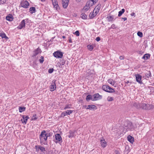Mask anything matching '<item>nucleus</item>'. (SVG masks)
<instances>
[{
    "label": "nucleus",
    "mask_w": 154,
    "mask_h": 154,
    "mask_svg": "<svg viewBox=\"0 0 154 154\" xmlns=\"http://www.w3.org/2000/svg\"><path fill=\"white\" fill-rule=\"evenodd\" d=\"M52 2L53 5L54 6V7L56 10H57L58 8V5L57 4V0H51Z\"/></svg>",
    "instance_id": "12"
},
{
    "label": "nucleus",
    "mask_w": 154,
    "mask_h": 154,
    "mask_svg": "<svg viewBox=\"0 0 154 154\" xmlns=\"http://www.w3.org/2000/svg\"><path fill=\"white\" fill-rule=\"evenodd\" d=\"M150 56V54H146L143 55V57H142V59H144L145 60H147L149 58Z\"/></svg>",
    "instance_id": "17"
},
{
    "label": "nucleus",
    "mask_w": 154,
    "mask_h": 154,
    "mask_svg": "<svg viewBox=\"0 0 154 154\" xmlns=\"http://www.w3.org/2000/svg\"><path fill=\"white\" fill-rule=\"evenodd\" d=\"M89 8H90L89 6H88L87 5H86L84 7L83 9L84 11H86L89 9Z\"/></svg>",
    "instance_id": "38"
},
{
    "label": "nucleus",
    "mask_w": 154,
    "mask_h": 154,
    "mask_svg": "<svg viewBox=\"0 0 154 154\" xmlns=\"http://www.w3.org/2000/svg\"><path fill=\"white\" fill-rule=\"evenodd\" d=\"M6 19L7 20L10 21H11L13 20V18L12 16H7L6 17Z\"/></svg>",
    "instance_id": "25"
},
{
    "label": "nucleus",
    "mask_w": 154,
    "mask_h": 154,
    "mask_svg": "<svg viewBox=\"0 0 154 154\" xmlns=\"http://www.w3.org/2000/svg\"><path fill=\"white\" fill-rule=\"evenodd\" d=\"M87 48L90 51H92L93 49V46L91 45H88L87 46Z\"/></svg>",
    "instance_id": "37"
},
{
    "label": "nucleus",
    "mask_w": 154,
    "mask_h": 154,
    "mask_svg": "<svg viewBox=\"0 0 154 154\" xmlns=\"http://www.w3.org/2000/svg\"><path fill=\"white\" fill-rule=\"evenodd\" d=\"M26 108L25 107H20L19 108V111L20 112H21L25 110Z\"/></svg>",
    "instance_id": "31"
},
{
    "label": "nucleus",
    "mask_w": 154,
    "mask_h": 154,
    "mask_svg": "<svg viewBox=\"0 0 154 154\" xmlns=\"http://www.w3.org/2000/svg\"><path fill=\"white\" fill-rule=\"evenodd\" d=\"M86 99L88 101L90 100H93L92 98V96L91 95H88L86 97Z\"/></svg>",
    "instance_id": "34"
},
{
    "label": "nucleus",
    "mask_w": 154,
    "mask_h": 154,
    "mask_svg": "<svg viewBox=\"0 0 154 154\" xmlns=\"http://www.w3.org/2000/svg\"><path fill=\"white\" fill-rule=\"evenodd\" d=\"M55 82V80H53V84L51 85L50 86V88L51 91H54L56 88Z\"/></svg>",
    "instance_id": "9"
},
{
    "label": "nucleus",
    "mask_w": 154,
    "mask_h": 154,
    "mask_svg": "<svg viewBox=\"0 0 154 154\" xmlns=\"http://www.w3.org/2000/svg\"><path fill=\"white\" fill-rule=\"evenodd\" d=\"M84 107L85 108H87V105H85V106H84Z\"/></svg>",
    "instance_id": "63"
},
{
    "label": "nucleus",
    "mask_w": 154,
    "mask_h": 154,
    "mask_svg": "<svg viewBox=\"0 0 154 154\" xmlns=\"http://www.w3.org/2000/svg\"><path fill=\"white\" fill-rule=\"evenodd\" d=\"M35 148L36 149V151L37 152H38L40 149V146H36Z\"/></svg>",
    "instance_id": "46"
},
{
    "label": "nucleus",
    "mask_w": 154,
    "mask_h": 154,
    "mask_svg": "<svg viewBox=\"0 0 154 154\" xmlns=\"http://www.w3.org/2000/svg\"><path fill=\"white\" fill-rule=\"evenodd\" d=\"M6 2V0H0V5L5 4Z\"/></svg>",
    "instance_id": "45"
},
{
    "label": "nucleus",
    "mask_w": 154,
    "mask_h": 154,
    "mask_svg": "<svg viewBox=\"0 0 154 154\" xmlns=\"http://www.w3.org/2000/svg\"><path fill=\"white\" fill-rule=\"evenodd\" d=\"M55 139L58 141H60L62 140V138L60 134H57L55 135Z\"/></svg>",
    "instance_id": "16"
},
{
    "label": "nucleus",
    "mask_w": 154,
    "mask_h": 154,
    "mask_svg": "<svg viewBox=\"0 0 154 154\" xmlns=\"http://www.w3.org/2000/svg\"><path fill=\"white\" fill-rule=\"evenodd\" d=\"M36 114L33 116V118H32L33 120H35L37 119V118L36 117Z\"/></svg>",
    "instance_id": "52"
},
{
    "label": "nucleus",
    "mask_w": 154,
    "mask_h": 154,
    "mask_svg": "<svg viewBox=\"0 0 154 154\" xmlns=\"http://www.w3.org/2000/svg\"><path fill=\"white\" fill-rule=\"evenodd\" d=\"M40 59L39 60V61L40 63H42L44 61V57L43 56H41L40 57Z\"/></svg>",
    "instance_id": "41"
},
{
    "label": "nucleus",
    "mask_w": 154,
    "mask_h": 154,
    "mask_svg": "<svg viewBox=\"0 0 154 154\" xmlns=\"http://www.w3.org/2000/svg\"><path fill=\"white\" fill-rule=\"evenodd\" d=\"M122 19H123L124 21H125L127 20V18L126 17H124V18H122Z\"/></svg>",
    "instance_id": "59"
},
{
    "label": "nucleus",
    "mask_w": 154,
    "mask_h": 154,
    "mask_svg": "<svg viewBox=\"0 0 154 154\" xmlns=\"http://www.w3.org/2000/svg\"><path fill=\"white\" fill-rule=\"evenodd\" d=\"M124 58L125 57L124 56H121L119 57V59L121 60L124 59Z\"/></svg>",
    "instance_id": "53"
},
{
    "label": "nucleus",
    "mask_w": 154,
    "mask_h": 154,
    "mask_svg": "<svg viewBox=\"0 0 154 154\" xmlns=\"http://www.w3.org/2000/svg\"><path fill=\"white\" fill-rule=\"evenodd\" d=\"M40 150L42 152L45 151V148L42 146H40Z\"/></svg>",
    "instance_id": "42"
},
{
    "label": "nucleus",
    "mask_w": 154,
    "mask_h": 154,
    "mask_svg": "<svg viewBox=\"0 0 154 154\" xmlns=\"http://www.w3.org/2000/svg\"><path fill=\"white\" fill-rule=\"evenodd\" d=\"M29 11L31 14H33L35 12L36 10L35 7H32L29 8Z\"/></svg>",
    "instance_id": "24"
},
{
    "label": "nucleus",
    "mask_w": 154,
    "mask_h": 154,
    "mask_svg": "<svg viewBox=\"0 0 154 154\" xmlns=\"http://www.w3.org/2000/svg\"><path fill=\"white\" fill-rule=\"evenodd\" d=\"M128 140L131 143H133L134 142V138L130 135H129L127 137Z\"/></svg>",
    "instance_id": "19"
},
{
    "label": "nucleus",
    "mask_w": 154,
    "mask_h": 154,
    "mask_svg": "<svg viewBox=\"0 0 154 154\" xmlns=\"http://www.w3.org/2000/svg\"><path fill=\"white\" fill-rule=\"evenodd\" d=\"M107 18L108 19V21L110 22L112 21L114 19V17L113 16H108L107 17Z\"/></svg>",
    "instance_id": "32"
},
{
    "label": "nucleus",
    "mask_w": 154,
    "mask_h": 154,
    "mask_svg": "<svg viewBox=\"0 0 154 154\" xmlns=\"http://www.w3.org/2000/svg\"><path fill=\"white\" fill-rule=\"evenodd\" d=\"M46 134L47 136V138L48 137H50V134L49 133H46Z\"/></svg>",
    "instance_id": "55"
},
{
    "label": "nucleus",
    "mask_w": 154,
    "mask_h": 154,
    "mask_svg": "<svg viewBox=\"0 0 154 154\" xmlns=\"http://www.w3.org/2000/svg\"><path fill=\"white\" fill-rule=\"evenodd\" d=\"M108 82L110 84L112 85H113L114 87L116 86L115 81H113L112 79H110L108 80Z\"/></svg>",
    "instance_id": "15"
},
{
    "label": "nucleus",
    "mask_w": 154,
    "mask_h": 154,
    "mask_svg": "<svg viewBox=\"0 0 154 154\" xmlns=\"http://www.w3.org/2000/svg\"><path fill=\"white\" fill-rule=\"evenodd\" d=\"M109 86L107 85H104L102 86L103 89L105 91L108 92V88Z\"/></svg>",
    "instance_id": "21"
},
{
    "label": "nucleus",
    "mask_w": 154,
    "mask_h": 154,
    "mask_svg": "<svg viewBox=\"0 0 154 154\" xmlns=\"http://www.w3.org/2000/svg\"><path fill=\"white\" fill-rule=\"evenodd\" d=\"M29 118L28 116H23L22 118L21 119V121L23 123H25V124H26L27 119Z\"/></svg>",
    "instance_id": "11"
},
{
    "label": "nucleus",
    "mask_w": 154,
    "mask_h": 154,
    "mask_svg": "<svg viewBox=\"0 0 154 154\" xmlns=\"http://www.w3.org/2000/svg\"><path fill=\"white\" fill-rule=\"evenodd\" d=\"M96 14H95L93 12L92 13H91L89 15V17L90 19H92L96 16Z\"/></svg>",
    "instance_id": "33"
},
{
    "label": "nucleus",
    "mask_w": 154,
    "mask_h": 154,
    "mask_svg": "<svg viewBox=\"0 0 154 154\" xmlns=\"http://www.w3.org/2000/svg\"><path fill=\"white\" fill-rule=\"evenodd\" d=\"M108 92L112 93V92H115L114 90L113 89L111 88L109 86V87H108Z\"/></svg>",
    "instance_id": "30"
},
{
    "label": "nucleus",
    "mask_w": 154,
    "mask_h": 154,
    "mask_svg": "<svg viewBox=\"0 0 154 154\" xmlns=\"http://www.w3.org/2000/svg\"><path fill=\"white\" fill-rule=\"evenodd\" d=\"M39 138L41 142L44 140L46 141L47 139V136L46 134V131L45 130L43 131L41 134L40 135Z\"/></svg>",
    "instance_id": "3"
},
{
    "label": "nucleus",
    "mask_w": 154,
    "mask_h": 154,
    "mask_svg": "<svg viewBox=\"0 0 154 154\" xmlns=\"http://www.w3.org/2000/svg\"><path fill=\"white\" fill-rule=\"evenodd\" d=\"M73 111L70 110H67L66 111L67 114L69 115L71 114L72 112Z\"/></svg>",
    "instance_id": "40"
},
{
    "label": "nucleus",
    "mask_w": 154,
    "mask_h": 154,
    "mask_svg": "<svg viewBox=\"0 0 154 154\" xmlns=\"http://www.w3.org/2000/svg\"><path fill=\"white\" fill-rule=\"evenodd\" d=\"M137 35L140 37H142L143 36V33L141 32H138L137 33Z\"/></svg>",
    "instance_id": "44"
},
{
    "label": "nucleus",
    "mask_w": 154,
    "mask_h": 154,
    "mask_svg": "<svg viewBox=\"0 0 154 154\" xmlns=\"http://www.w3.org/2000/svg\"><path fill=\"white\" fill-rule=\"evenodd\" d=\"M125 10L124 9H122V10L119 12L118 16L119 17L121 16L122 14L125 12Z\"/></svg>",
    "instance_id": "29"
},
{
    "label": "nucleus",
    "mask_w": 154,
    "mask_h": 154,
    "mask_svg": "<svg viewBox=\"0 0 154 154\" xmlns=\"http://www.w3.org/2000/svg\"><path fill=\"white\" fill-rule=\"evenodd\" d=\"M77 2H80L81 0H75Z\"/></svg>",
    "instance_id": "62"
},
{
    "label": "nucleus",
    "mask_w": 154,
    "mask_h": 154,
    "mask_svg": "<svg viewBox=\"0 0 154 154\" xmlns=\"http://www.w3.org/2000/svg\"><path fill=\"white\" fill-rule=\"evenodd\" d=\"M62 38H63V39H65V38H66V37H65V36H62Z\"/></svg>",
    "instance_id": "64"
},
{
    "label": "nucleus",
    "mask_w": 154,
    "mask_h": 154,
    "mask_svg": "<svg viewBox=\"0 0 154 154\" xmlns=\"http://www.w3.org/2000/svg\"><path fill=\"white\" fill-rule=\"evenodd\" d=\"M25 26V21L24 20H23L21 22L20 25L18 27L19 29H21L23 28Z\"/></svg>",
    "instance_id": "13"
},
{
    "label": "nucleus",
    "mask_w": 154,
    "mask_h": 154,
    "mask_svg": "<svg viewBox=\"0 0 154 154\" xmlns=\"http://www.w3.org/2000/svg\"><path fill=\"white\" fill-rule=\"evenodd\" d=\"M93 12H94V13L95 14H96V15H97V14L99 12V11L97 10H96L95 11V9H94Z\"/></svg>",
    "instance_id": "51"
},
{
    "label": "nucleus",
    "mask_w": 154,
    "mask_h": 154,
    "mask_svg": "<svg viewBox=\"0 0 154 154\" xmlns=\"http://www.w3.org/2000/svg\"><path fill=\"white\" fill-rule=\"evenodd\" d=\"M111 27L112 28H113V29L115 28H116L115 25L114 24H112V25Z\"/></svg>",
    "instance_id": "58"
},
{
    "label": "nucleus",
    "mask_w": 154,
    "mask_h": 154,
    "mask_svg": "<svg viewBox=\"0 0 154 154\" xmlns=\"http://www.w3.org/2000/svg\"><path fill=\"white\" fill-rule=\"evenodd\" d=\"M145 75L146 78H149V77L151 76V73L149 71H147L145 73Z\"/></svg>",
    "instance_id": "23"
},
{
    "label": "nucleus",
    "mask_w": 154,
    "mask_h": 154,
    "mask_svg": "<svg viewBox=\"0 0 154 154\" xmlns=\"http://www.w3.org/2000/svg\"><path fill=\"white\" fill-rule=\"evenodd\" d=\"M100 144L102 147H105L107 145L106 142L103 138H102V139L100 140Z\"/></svg>",
    "instance_id": "10"
},
{
    "label": "nucleus",
    "mask_w": 154,
    "mask_h": 154,
    "mask_svg": "<svg viewBox=\"0 0 154 154\" xmlns=\"http://www.w3.org/2000/svg\"><path fill=\"white\" fill-rule=\"evenodd\" d=\"M67 114L66 112H63L61 115V117H64L66 116Z\"/></svg>",
    "instance_id": "47"
},
{
    "label": "nucleus",
    "mask_w": 154,
    "mask_h": 154,
    "mask_svg": "<svg viewBox=\"0 0 154 154\" xmlns=\"http://www.w3.org/2000/svg\"><path fill=\"white\" fill-rule=\"evenodd\" d=\"M114 99L113 98L110 97H109L107 98V101H112Z\"/></svg>",
    "instance_id": "43"
},
{
    "label": "nucleus",
    "mask_w": 154,
    "mask_h": 154,
    "mask_svg": "<svg viewBox=\"0 0 154 154\" xmlns=\"http://www.w3.org/2000/svg\"><path fill=\"white\" fill-rule=\"evenodd\" d=\"M96 40L97 41V42H99V41H100V37H97L96 38Z\"/></svg>",
    "instance_id": "54"
},
{
    "label": "nucleus",
    "mask_w": 154,
    "mask_h": 154,
    "mask_svg": "<svg viewBox=\"0 0 154 154\" xmlns=\"http://www.w3.org/2000/svg\"><path fill=\"white\" fill-rule=\"evenodd\" d=\"M94 98L93 100H96L101 99L102 98V96L100 95L98 93L94 94L93 96Z\"/></svg>",
    "instance_id": "7"
},
{
    "label": "nucleus",
    "mask_w": 154,
    "mask_h": 154,
    "mask_svg": "<svg viewBox=\"0 0 154 154\" xmlns=\"http://www.w3.org/2000/svg\"><path fill=\"white\" fill-rule=\"evenodd\" d=\"M0 36L2 38L7 39L8 38L6 36V34L4 33H0Z\"/></svg>",
    "instance_id": "22"
},
{
    "label": "nucleus",
    "mask_w": 154,
    "mask_h": 154,
    "mask_svg": "<svg viewBox=\"0 0 154 154\" xmlns=\"http://www.w3.org/2000/svg\"><path fill=\"white\" fill-rule=\"evenodd\" d=\"M115 152L116 154H120L118 150H115Z\"/></svg>",
    "instance_id": "56"
},
{
    "label": "nucleus",
    "mask_w": 154,
    "mask_h": 154,
    "mask_svg": "<svg viewBox=\"0 0 154 154\" xmlns=\"http://www.w3.org/2000/svg\"><path fill=\"white\" fill-rule=\"evenodd\" d=\"M136 81L139 84H142V76L139 74H137L136 75Z\"/></svg>",
    "instance_id": "5"
},
{
    "label": "nucleus",
    "mask_w": 154,
    "mask_h": 154,
    "mask_svg": "<svg viewBox=\"0 0 154 154\" xmlns=\"http://www.w3.org/2000/svg\"><path fill=\"white\" fill-rule=\"evenodd\" d=\"M41 51L39 48H38L34 51L33 52L32 57H35L39 54V53L41 52Z\"/></svg>",
    "instance_id": "8"
},
{
    "label": "nucleus",
    "mask_w": 154,
    "mask_h": 154,
    "mask_svg": "<svg viewBox=\"0 0 154 154\" xmlns=\"http://www.w3.org/2000/svg\"><path fill=\"white\" fill-rule=\"evenodd\" d=\"M101 5L100 4H98L97 6L95 8V11L96 10H97L99 11L100 9V8Z\"/></svg>",
    "instance_id": "36"
},
{
    "label": "nucleus",
    "mask_w": 154,
    "mask_h": 154,
    "mask_svg": "<svg viewBox=\"0 0 154 154\" xmlns=\"http://www.w3.org/2000/svg\"><path fill=\"white\" fill-rule=\"evenodd\" d=\"M60 65L61 66H62L64 65L65 63V60L64 59H62L60 60Z\"/></svg>",
    "instance_id": "39"
},
{
    "label": "nucleus",
    "mask_w": 154,
    "mask_h": 154,
    "mask_svg": "<svg viewBox=\"0 0 154 154\" xmlns=\"http://www.w3.org/2000/svg\"><path fill=\"white\" fill-rule=\"evenodd\" d=\"M53 55L55 57L57 58H61L63 56L62 52L59 51L54 52Z\"/></svg>",
    "instance_id": "4"
},
{
    "label": "nucleus",
    "mask_w": 154,
    "mask_h": 154,
    "mask_svg": "<svg viewBox=\"0 0 154 154\" xmlns=\"http://www.w3.org/2000/svg\"><path fill=\"white\" fill-rule=\"evenodd\" d=\"M69 1H68L62 0L63 6L64 8H66L67 7L68 5Z\"/></svg>",
    "instance_id": "14"
},
{
    "label": "nucleus",
    "mask_w": 154,
    "mask_h": 154,
    "mask_svg": "<svg viewBox=\"0 0 154 154\" xmlns=\"http://www.w3.org/2000/svg\"><path fill=\"white\" fill-rule=\"evenodd\" d=\"M70 105H66V106H65V107L64 109H67L70 108Z\"/></svg>",
    "instance_id": "48"
},
{
    "label": "nucleus",
    "mask_w": 154,
    "mask_h": 154,
    "mask_svg": "<svg viewBox=\"0 0 154 154\" xmlns=\"http://www.w3.org/2000/svg\"><path fill=\"white\" fill-rule=\"evenodd\" d=\"M94 70H93L88 69L86 71L87 75H92L94 74Z\"/></svg>",
    "instance_id": "18"
},
{
    "label": "nucleus",
    "mask_w": 154,
    "mask_h": 154,
    "mask_svg": "<svg viewBox=\"0 0 154 154\" xmlns=\"http://www.w3.org/2000/svg\"><path fill=\"white\" fill-rule=\"evenodd\" d=\"M96 108V106L95 105H88L86 109L92 110V109H94Z\"/></svg>",
    "instance_id": "20"
},
{
    "label": "nucleus",
    "mask_w": 154,
    "mask_h": 154,
    "mask_svg": "<svg viewBox=\"0 0 154 154\" xmlns=\"http://www.w3.org/2000/svg\"><path fill=\"white\" fill-rule=\"evenodd\" d=\"M134 14H135V13L134 12H133L131 13V16H134Z\"/></svg>",
    "instance_id": "60"
},
{
    "label": "nucleus",
    "mask_w": 154,
    "mask_h": 154,
    "mask_svg": "<svg viewBox=\"0 0 154 154\" xmlns=\"http://www.w3.org/2000/svg\"><path fill=\"white\" fill-rule=\"evenodd\" d=\"M124 131L125 132L129 130H132L135 129L133 124L129 121H126L125 122L124 125Z\"/></svg>",
    "instance_id": "1"
},
{
    "label": "nucleus",
    "mask_w": 154,
    "mask_h": 154,
    "mask_svg": "<svg viewBox=\"0 0 154 154\" xmlns=\"http://www.w3.org/2000/svg\"><path fill=\"white\" fill-rule=\"evenodd\" d=\"M21 7L24 8H27L29 5V2L26 1L22 2L21 3Z\"/></svg>",
    "instance_id": "6"
},
{
    "label": "nucleus",
    "mask_w": 154,
    "mask_h": 154,
    "mask_svg": "<svg viewBox=\"0 0 154 154\" xmlns=\"http://www.w3.org/2000/svg\"><path fill=\"white\" fill-rule=\"evenodd\" d=\"M93 5V2L90 0L87 2L86 5H87L88 6H89L90 8V6H92Z\"/></svg>",
    "instance_id": "26"
},
{
    "label": "nucleus",
    "mask_w": 154,
    "mask_h": 154,
    "mask_svg": "<svg viewBox=\"0 0 154 154\" xmlns=\"http://www.w3.org/2000/svg\"><path fill=\"white\" fill-rule=\"evenodd\" d=\"M75 34L77 36H79L80 35L79 32L78 31H75Z\"/></svg>",
    "instance_id": "49"
},
{
    "label": "nucleus",
    "mask_w": 154,
    "mask_h": 154,
    "mask_svg": "<svg viewBox=\"0 0 154 154\" xmlns=\"http://www.w3.org/2000/svg\"><path fill=\"white\" fill-rule=\"evenodd\" d=\"M139 106L140 108L145 110H149L152 109L154 108V106L152 105L147 104L144 103H140Z\"/></svg>",
    "instance_id": "2"
},
{
    "label": "nucleus",
    "mask_w": 154,
    "mask_h": 154,
    "mask_svg": "<svg viewBox=\"0 0 154 154\" xmlns=\"http://www.w3.org/2000/svg\"><path fill=\"white\" fill-rule=\"evenodd\" d=\"M69 43H72V42L71 38H70V39H69Z\"/></svg>",
    "instance_id": "61"
},
{
    "label": "nucleus",
    "mask_w": 154,
    "mask_h": 154,
    "mask_svg": "<svg viewBox=\"0 0 154 154\" xmlns=\"http://www.w3.org/2000/svg\"><path fill=\"white\" fill-rule=\"evenodd\" d=\"M140 104H138L137 103H135L133 104L134 106L135 107L139 109L140 108V107L139 106Z\"/></svg>",
    "instance_id": "35"
},
{
    "label": "nucleus",
    "mask_w": 154,
    "mask_h": 154,
    "mask_svg": "<svg viewBox=\"0 0 154 154\" xmlns=\"http://www.w3.org/2000/svg\"><path fill=\"white\" fill-rule=\"evenodd\" d=\"M81 17L83 19H86L87 18V15L85 13H82L81 15Z\"/></svg>",
    "instance_id": "27"
},
{
    "label": "nucleus",
    "mask_w": 154,
    "mask_h": 154,
    "mask_svg": "<svg viewBox=\"0 0 154 154\" xmlns=\"http://www.w3.org/2000/svg\"><path fill=\"white\" fill-rule=\"evenodd\" d=\"M90 1H92L93 2V4H94V3H96L97 2V0H90Z\"/></svg>",
    "instance_id": "57"
},
{
    "label": "nucleus",
    "mask_w": 154,
    "mask_h": 154,
    "mask_svg": "<svg viewBox=\"0 0 154 154\" xmlns=\"http://www.w3.org/2000/svg\"><path fill=\"white\" fill-rule=\"evenodd\" d=\"M54 71L53 69H48V72L49 73H52Z\"/></svg>",
    "instance_id": "50"
},
{
    "label": "nucleus",
    "mask_w": 154,
    "mask_h": 154,
    "mask_svg": "<svg viewBox=\"0 0 154 154\" xmlns=\"http://www.w3.org/2000/svg\"><path fill=\"white\" fill-rule=\"evenodd\" d=\"M69 134L68 135V137L69 138H71L73 137L74 135V132L73 131H70L69 132Z\"/></svg>",
    "instance_id": "28"
}]
</instances>
